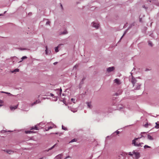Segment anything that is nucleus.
I'll return each instance as SVG.
<instances>
[{"instance_id":"a18cd8bd","label":"nucleus","mask_w":159,"mask_h":159,"mask_svg":"<svg viewBox=\"0 0 159 159\" xmlns=\"http://www.w3.org/2000/svg\"><path fill=\"white\" fill-rule=\"evenodd\" d=\"M36 104V102H34L33 103H32L31 106H33L34 105Z\"/></svg>"},{"instance_id":"393cba45","label":"nucleus","mask_w":159,"mask_h":159,"mask_svg":"<svg viewBox=\"0 0 159 159\" xmlns=\"http://www.w3.org/2000/svg\"><path fill=\"white\" fill-rule=\"evenodd\" d=\"M19 71V69H16L12 71H11V72L12 73H15L16 72H18Z\"/></svg>"},{"instance_id":"8fccbe9b","label":"nucleus","mask_w":159,"mask_h":159,"mask_svg":"<svg viewBox=\"0 0 159 159\" xmlns=\"http://www.w3.org/2000/svg\"><path fill=\"white\" fill-rule=\"evenodd\" d=\"M50 96H52V97H54V95L52 93H51L50 94Z\"/></svg>"},{"instance_id":"69168bd1","label":"nucleus","mask_w":159,"mask_h":159,"mask_svg":"<svg viewBox=\"0 0 159 159\" xmlns=\"http://www.w3.org/2000/svg\"><path fill=\"white\" fill-rule=\"evenodd\" d=\"M62 96H64V93H63V94H62Z\"/></svg>"},{"instance_id":"6ab92c4d","label":"nucleus","mask_w":159,"mask_h":159,"mask_svg":"<svg viewBox=\"0 0 159 159\" xmlns=\"http://www.w3.org/2000/svg\"><path fill=\"white\" fill-rule=\"evenodd\" d=\"M146 134V133L145 132H141V136L140 137H139V138H141L142 137H144L145 136L143 135V134Z\"/></svg>"},{"instance_id":"a19ab883","label":"nucleus","mask_w":159,"mask_h":159,"mask_svg":"<svg viewBox=\"0 0 159 159\" xmlns=\"http://www.w3.org/2000/svg\"><path fill=\"white\" fill-rule=\"evenodd\" d=\"M11 131H9L8 132H11ZM8 131H7L6 130H3L2 131V133H5V132H8Z\"/></svg>"},{"instance_id":"c9c22d12","label":"nucleus","mask_w":159,"mask_h":159,"mask_svg":"<svg viewBox=\"0 0 159 159\" xmlns=\"http://www.w3.org/2000/svg\"><path fill=\"white\" fill-rule=\"evenodd\" d=\"M85 78H83L82 79V80L81 81V83H81V84H83V83L84 81L85 80Z\"/></svg>"},{"instance_id":"5fc2aeb1","label":"nucleus","mask_w":159,"mask_h":159,"mask_svg":"<svg viewBox=\"0 0 159 159\" xmlns=\"http://www.w3.org/2000/svg\"><path fill=\"white\" fill-rule=\"evenodd\" d=\"M57 62H55L53 64L54 65H56L57 64Z\"/></svg>"},{"instance_id":"f704fd0d","label":"nucleus","mask_w":159,"mask_h":159,"mask_svg":"<svg viewBox=\"0 0 159 159\" xmlns=\"http://www.w3.org/2000/svg\"><path fill=\"white\" fill-rule=\"evenodd\" d=\"M71 101L72 102L74 103H75V99L74 98H71Z\"/></svg>"},{"instance_id":"680f3d73","label":"nucleus","mask_w":159,"mask_h":159,"mask_svg":"<svg viewBox=\"0 0 159 159\" xmlns=\"http://www.w3.org/2000/svg\"><path fill=\"white\" fill-rule=\"evenodd\" d=\"M3 14H0V16H3Z\"/></svg>"},{"instance_id":"cd10ccee","label":"nucleus","mask_w":159,"mask_h":159,"mask_svg":"<svg viewBox=\"0 0 159 159\" xmlns=\"http://www.w3.org/2000/svg\"><path fill=\"white\" fill-rule=\"evenodd\" d=\"M62 129H63L64 130H67V128L64 127L63 126V125H62Z\"/></svg>"},{"instance_id":"0eeeda50","label":"nucleus","mask_w":159,"mask_h":159,"mask_svg":"<svg viewBox=\"0 0 159 159\" xmlns=\"http://www.w3.org/2000/svg\"><path fill=\"white\" fill-rule=\"evenodd\" d=\"M115 69V67L113 66L109 67L107 69V71L108 72H111L113 71Z\"/></svg>"},{"instance_id":"37998d69","label":"nucleus","mask_w":159,"mask_h":159,"mask_svg":"<svg viewBox=\"0 0 159 159\" xmlns=\"http://www.w3.org/2000/svg\"><path fill=\"white\" fill-rule=\"evenodd\" d=\"M133 153H132L131 152H129V155L130 156H132L133 155Z\"/></svg>"},{"instance_id":"49530a36","label":"nucleus","mask_w":159,"mask_h":159,"mask_svg":"<svg viewBox=\"0 0 159 159\" xmlns=\"http://www.w3.org/2000/svg\"><path fill=\"white\" fill-rule=\"evenodd\" d=\"M124 109L125 108L122 107V106H121V107H119V109L121 110V109Z\"/></svg>"},{"instance_id":"4c0bfd02","label":"nucleus","mask_w":159,"mask_h":159,"mask_svg":"<svg viewBox=\"0 0 159 159\" xmlns=\"http://www.w3.org/2000/svg\"><path fill=\"white\" fill-rule=\"evenodd\" d=\"M35 102H36V104L39 103L40 102V101H39V100H37L35 101Z\"/></svg>"},{"instance_id":"338daca9","label":"nucleus","mask_w":159,"mask_h":159,"mask_svg":"<svg viewBox=\"0 0 159 159\" xmlns=\"http://www.w3.org/2000/svg\"><path fill=\"white\" fill-rule=\"evenodd\" d=\"M48 129V128H46V129Z\"/></svg>"},{"instance_id":"473e14b6","label":"nucleus","mask_w":159,"mask_h":159,"mask_svg":"<svg viewBox=\"0 0 159 159\" xmlns=\"http://www.w3.org/2000/svg\"><path fill=\"white\" fill-rule=\"evenodd\" d=\"M76 141V139H72L70 142V143H72L74 142H75Z\"/></svg>"},{"instance_id":"5701e85b","label":"nucleus","mask_w":159,"mask_h":159,"mask_svg":"<svg viewBox=\"0 0 159 159\" xmlns=\"http://www.w3.org/2000/svg\"><path fill=\"white\" fill-rule=\"evenodd\" d=\"M148 45L151 47H152L153 46V44L152 43V42L150 41H148Z\"/></svg>"},{"instance_id":"13d9d810","label":"nucleus","mask_w":159,"mask_h":159,"mask_svg":"<svg viewBox=\"0 0 159 159\" xmlns=\"http://www.w3.org/2000/svg\"><path fill=\"white\" fill-rule=\"evenodd\" d=\"M149 70L148 69H146V70H145V71H148V70Z\"/></svg>"},{"instance_id":"4be33fe9","label":"nucleus","mask_w":159,"mask_h":159,"mask_svg":"<svg viewBox=\"0 0 159 159\" xmlns=\"http://www.w3.org/2000/svg\"><path fill=\"white\" fill-rule=\"evenodd\" d=\"M122 93V90H120L119 91V92H117L115 94H116V96H118L120 94H121Z\"/></svg>"},{"instance_id":"09e8293b","label":"nucleus","mask_w":159,"mask_h":159,"mask_svg":"<svg viewBox=\"0 0 159 159\" xmlns=\"http://www.w3.org/2000/svg\"><path fill=\"white\" fill-rule=\"evenodd\" d=\"M143 8H145L146 10L148 8V7H145V6L144 5H143Z\"/></svg>"},{"instance_id":"c03bdc74","label":"nucleus","mask_w":159,"mask_h":159,"mask_svg":"<svg viewBox=\"0 0 159 159\" xmlns=\"http://www.w3.org/2000/svg\"><path fill=\"white\" fill-rule=\"evenodd\" d=\"M36 104V102H34L33 103H32L31 106H33L34 105Z\"/></svg>"},{"instance_id":"39448f33","label":"nucleus","mask_w":159,"mask_h":159,"mask_svg":"<svg viewBox=\"0 0 159 159\" xmlns=\"http://www.w3.org/2000/svg\"><path fill=\"white\" fill-rule=\"evenodd\" d=\"M55 91L57 93L59 96H61L62 93V89L61 88L60 89H55Z\"/></svg>"},{"instance_id":"c85d7f7f","label":"nucleus","mask_w":159,"mask_h":159,"mask_svg":"<svg viewBox=\"0 0 159 159\" xmlns=\"http://www.w3.org/2000/svg\"><path fill=\"white\" fill-rule=\"evenodd\" d=\"M150 125V123H147L146 124H145L144 126L146 128H147L148 127V125Z\"/></svg>"},{"instance_id":"9b49d317","label":"nucleus","mask_w":159,"mask_h":159,"mask_svg":"<svg viewBox=\"0 0 159 159\" xmlns=\"http://www.w3.org/2000/svg\"><path fill=\"white\" fill-rule=\"evenodd\" d=\"M114 82L115 83H116L117 84H120V81L119 79H116L114 80Z\"/></svg>"},{"instance_id":"2f4dec72","label":"nucleus","mask_w":159,"mask_h":159,"mask_svg":"<svg viewBox=\"0 0 159 159\" xmlns=\"http://www.w3.org/2000/svg\"><path fill=\"white\" fill-rule=\"evenodd\" d=\"M1 93H5L6 94H9L10 95H12L10 93H8V92H1Z\"/></svg>"},{"instance_id":"6e6552de","label":"nucleus","mask_w":159,"mask_h":159,"mask_svg":"<svg viewBox=\"0 0 159 159\" xmlns=\"http://www.w3.org/2000/svg\"><path fill=\"white\" fill-rule=\"evenodd\" d=\"M92 26L93 27H95L96 29L98 28L99 26V24L96 23L95 22H93L92 23Z\"/></svg>"},{"instance_id":"ddd939ff","label":"nucleus","mask_w":159,"mask_h":159,"mask_svg":"<svg viewBox=\"0 0 159 159\" xmlns=\"http://www.w3.org/2000/svg\"><path fill=\"white\" fill-rule=\"evenodd\" d=\"M86 103L87 104L88 107L90 109L92 108V106L90 102H87Z\"/></svg>"},{"instance_id":"e433bc0d","label":"nucleus","mask_w":159,"mask_h":159,"mask_svg":"<svg viewBox=\"0 0 159 159\" xmlns=\"http://www.w3.org/2000/svg\"><path fill=\"white\" fill-rule=\"evenodd\" d=\"M50 22L49 21H47L46 24V25H50Z\"/></svg>"},{"instance_id":"7c9ffc66","label":"nucleus","mask_w":159,"mask_h":159,"mask_svg":"<svg viewBox=\"0 0 159 159\" xmlns=\"http://www.w3.org/2000/svg\"><path fill=\"white\" fill-rule=\"evenodd\" d=\"M53 98H54V99L53 100L54 101H56L57 100V97L54 96Z\"/></svg>"},{"instance_id":"2eb2a0df","label":"nucleus","mask_w":159,"mask_h":159,"mask_svg":"<svg viewBox=\"0 0 159 159\" xmlns=\"http://www.w3.org/2000/svg\"><path fill=\"white\" fill-rule=\"evenodd\" d=\"M156 126H155V128L156 129L159 128V122L158 121L155 123Z\"/></svg>"},{"instance_id":"774afa93","label":"nucleus","mask_w":159,"mask_h":159,"mask_svg":"<svg viewBox=\"0 0 159 159\" xmlns=\"http://www.w3.org/2000/svg\"><path fill=\"white\" fill-rule=\"evenodd\" d=\"M141 20L140 19V21H141Z\"/></svg>"},{"instance_id":"412c9836","label":"nucleus","mask_w":159,"mask_h":159,"mask_svg":"<svg viewBox=\"0 0 159 159\" xmlns=\"http://www.w3.org/2000/svg\"><path fill=\"white\" fill-rule=\"evenodd\" d=\"M27 57L25 56H23V57L22 58H21V60L20 61H19L18 62L19 63H20V62H21L24 59H26L27 58Z\"/></svg>"},{"instance_id":"a878e982","label":"nucleus","mask_w":159,"mask_h":159,"mask_svg":"<svg viewBox=\"0 0 159 159\" xmlns=\"http://www.w3.org/2000/svg\"><path fill=\"white\" fill-rule=\"evenodd\" d=\"M33 132L32 131L29 130V131H25V133L26 134H30Z\"/></svg>"},{"instance_id":"4468645a","label":"nucleus","mask_w":159,"mask_h":159,"mask_svg":"<svg viewBox=\"0 0 159 159\" xmlns=\"http://www.w3.org/2000/svg\"><path fill=\"white\" fill-rule=\"evenodd\" d=\"M18 105H16V106H14L13 107H12V106L11 107H10L11 110H14L15 109H16Z\"/></svg>"},{"instance_id":"dca6fc26","label":"nucleus","mask_w":159,"mask_h":159,"mask_svg":"<svg viewBox=\"0 0 159 159\" xmlns=\"http://www.w3.org/2000/svg\"><path fill=\"white\" fill-rule=\"evenodd\" d=\"M57 145V144L56 143L54 145H53L52 147H51V148H49L48 150H46V151L47 152H48L49 151V150L52 149L53 148H54L56 146V145Z\"/></svg>"},{"instance_id":"bb28decb","label":"nucleus","mask_w":159,"mask_h":159,"mask_svg":"<svg viewBox=\"0 0 159 159\" xmlns=\"http://www.w3.org/2000/svg\"><path fill=\"white\" fill-rule=\"evenodd\" d=\"M7 152L9 154H11L13 153V152L11 150H9L7 151Z\"/></svg>"},{"instance_id":"f03ea898","label":"nucleus","mask_w":159,"mask_h":159,"mask_svg":"<svg viewBox=\"0 0 159 159\" xmlns=\"http://www.w3.org/2000/svg\"><path fill=\"white\" fill-rule=\"evenodd\" d=\"M140 139V138H135L132 141V144L135 146L139 147L142 146L141 144H143V143H136V141L138 139Z\"/></svg>"},{"instance_id":"603ef678","label":"nucleus","mask_w":159,"mask_h":159,"mask_svg":"<svg viewBox=\"0 0 159 159\" xmlns=\"http://www.w3.org/2000/svg\"><path fill=\"white\" fill-rule=\"evenodd\" d=\"M60 6L61 7V8L62 9V10H63V7H62V4H61V3H60Z\"/></svg>"},{"instance_id":"58836bf2","label":"nucleus","mask_w":159,"mask_h":159,"mask_svg":"<svg viewBox=\"0 0 159 159\" xmlns=\"http://www.w3.org/2000/svg\"><path fill=\"white\" fill-rule=\"evenodd\" d=\"M78 66L77 65H75L73 67V69H76L77 67H78Z\"/></svg>"},{"instance_id":"052dcab7","label":"nucleus","mask_w":159,"mask_h":159,"mask_svg":"<svg viewBox=\"0 0 159 159\" xmlns=\"http://www.w3.org/2000/svg\"><path fill=\"white\" fill-rule=\"evenodd\" d=\"M7 11H4V13L3 14H3H4Z\"/></svg>"},{"instance_id":"7ed1b4c3","label":"nucleus","mask_w":159,"mask_h":159,"mask_svg":"<svg viewBox=\"0 0 159 159\" xmlns=\"http://www.w3.org/2000/svg\"><path fill=\"white\" fill-rule=\"evenodd\" d=\"M134 26V24L132 23L131 24L129 27L128 28L125 30V31L123 35L121 38L120 39H121L123 38V37L125 35V34L127 33L128 30L130 28H131L133 26Z\"/></svg>"},{"instance_id":"b1692460","label":"nucleus","mask_w":159,"mask_h":159,"mask_svg":"<svg viewBox=\"0 0 159 159\" xmlns=\"http://www.w3.org/2000/svg\"><path fill=\"white\" fill-rule=\"evenodd\" d=\"M31 129H34L36 130H39V129L38 128V127L37 126V125H35L34 127H33Z\"/></svg>"},{"instance_id":"aec40b11","label":"nucleus","mask_w":159,"mask_h":159,"mask_svg":"<svg viewBox=\"0 0 159 159\" xmlns=\"http://www.w3.org/2000/svg\"><path fill=\"white\" fill-rule=\"evenodd\" d=\"M62 45V44H60L58 45V46L56 47L55 48V51L56 52H58L59 51L58 50V47L61 45Z\"/></svg>"},{"instance_id":"423d86ee","label":"nucleus","mask_w":159,"mask_h":159,"mask_svg":"<svg viewBox=\"0 0 159 159\" xmlns=\"http://www.w3.org/2000/svg\"><path fill=\"white\" fill-rule=\"evenodd\" d=\"M133 153L135 155L136 159L139 158L140 157V153L139 152H135L134 151L133 152Z\"/></svg>"},{"instance_id":"79ce46f5","label":"nucleus","mask_w":159,"mask_h":159,"mask_svg":"<svg viewBox=\"0 0 159 159\" xmlns=\"http://www.w3.org/2000/svg\"><path fill=\"white\" fill-rule=\"evenodd\" d=\"M67 32L66 31H64L62 33V34H67Z\"/></svg>"},{"instance_id":"f257e3e1","label":"nucleus","mask_w":159,"mask_h":159,"mask_svg":"<svg viewBox=\"0 0 159 159\" xmlns=\"http://www.w3.org/2000/svg\"><path fill=\"white\" fill-rule=\"evenodd\" d=\"M131 74L132 75V73L131 72ZM132 79L131 80V82L133 85V87H134V90H139L140 89L141 84L140 83H137V80L136 79L134 78L132 75Z\"/></svg>"},{"instance_id":"f8f14e48","label":"nucleus","mask_w":159,"mask_h":159,"mask_svg":"<svg viewBox=\"0 0 159 159\" xmlns=\"http://www.w3.org/2000/svg\"><path fill=\"white\" fill-rule=\"evenodd\" d=\"M63 155L62 154H59L55 158L57 159H61Z\"/></svg>"},{"instance_id":"a211bd4d","label":"nucleus","mask_w":159,"mask_h":159,"mask_svg":"<svg viewBox=\"0 0 159 159\" xmlns=\"http://www.w3.org/2000/svg\"><path fill=\"white\" fill-rule=\"evenodd\" d=\"M148 139L150 140H153V139L152 137L149 134L148 135Z\"/></svg>"},{"instance_id":"c756f323","label":"nucleus","mask_w":159,"mask_h":159,"mask_svg":"<svg viewBox=\"0 0 159 159\" xmlns=\"http://www.w3.org/2000/svg\"><path fill=\"white\" fill-rule=\"evenodd\" d=\"M3 103V101L2 100H0V107L2 106L3 105L1 104H2Z\"/></svg>"},{"instance_id":"3c124183","label":"nucleus","mask_w":159,"mask_h":159,"mask_svg":"<svg viewBox=\"0 0 159 159\" xmlns=\"http://www.w3.org/2000/svg\"><path fill=\"white\" fill-rule=\"evenodd\" d=\"M116 134H119L120 132L118 131H116Z\"/></svg>"},{"instance_id":"e2e57ef3","label":"nucleus","mask_w":159,"mask_h":159,"mask_svg":"<svg viewBox=\"0 0 159 159\" xmlns=\"http://www.w3.org/2000/svg\"><path fill=\"white\" fill-rule=\"evenodd\" d=\"M39 96H40V95H38V97H37V98H39Z\"/></svg>"},{"instance_id":"9d476101","label":"nucleus","mask_w":159,"mask_h":159,"mask_svg":"<svg viewBox=\"0 0 159 159\" xmlns=\"http://www.w3.org/2000/svg\"><path fill=\"white\" fill-rule=\"evenodd\" d=\"M45 48H46V50H45L46 54L47 55L50 54L51 52V51L50 50H48L47 46H46Z\"/></svg>"},{"instance_id":"1a4fd4ad","label":"nucleus","mask_w":159,"mask_h":159,"mask_svg":"<svg viewBox=\"0 0 159 159\" xmlns=\"http://www.w3.org/2000/svg\"><path fill=\"white\" fill-rule=\"evenodd\" d=\"M11 59L13 61V63L14 62H16L18 61V58L16 57H11Z\"/></svg>"},{"instance_id":"ea45409f","label":"nucleus","mask_w":159,"mask_h":159,"mask_svg":"<svg viewBox=\"0 0 159 159\" xmlns=\"http://www.w3.org/2000/svg\"><path fill=\"white\" fill-rule=\"evenodd\" d=\"M20 49L21 50H27V49L25 48H20Z\"/></svg>"},{"instance_id":"4d7b16f0","label":"nucleus","mask_w":159,"mask_h":159,"mask_svg":"<svg viewBox=\"0 0 159 159\" xmlns=\"http://www.w3.org/2000/svg\"><path fill=\"white\" fill-rule=\"evenodd\" d=\"M48 99V98H43V99Z\"/></svg>"},{"instance_id":"f3484780","label":"nucleus","mask_w":159,"mask_h":159,"mask_svg":"<svg viewBox=\"0 0 159 159\" xmlns=\"http://www.w3.org/2000/svg\"><path fill=\"white\" fill-rule=\"evenodd\" d=\"M57 145V144L56 143L54 145H53L52 147H51V148H49L48 150H46V151L47 152H48L49 151V150L52 149L53 148H54L56 146V145Z\"/></svg>"},{"instance_id":"bf43d9fd","label":"nucleus","mask_w":159,"mask_h":159,"mask_svg":"<svg viewBox=\"0 0 159 159\" xmlns=\"http://www.w3.org/2000/svg\"><path fill=\"white\" fill-rule=\"evenodd\" d=\"M44 157H42V158H40L39 159H44Z\"/></svg>"},{"instance_id":"6e6d98bb","label":"nucleus","mask_w":159,"mask_h":159,"mask_svg":"<svg viewBox=\"0 0 159 159\" xmlns=\"http://www.w3.org/2000/svg\"><path fill=\"white\" fill-rule=\"evenodd\" d=\"M71 111H73V112H75L77 111H74V110H71Z\"/></svg>"},{"instance_id":"0e129e2a","label":"nucleus","mask_w":159,"mask_h":159,"mask_svg":"<svg viewBox=\"0 0 159 159\" xmlns=\"http://www.w3.org/2000/svg\"><path fill=\"white\" fill-rule=\"evenodd\" d=\"M148 0L149 1V2H151V0Z\"/></svg>"},{"instance_id":"864d4df0","label":"nucleus","mask_w":159,"mask_h":159,"mask_svg":"<svg viewBox=\"0 0 159 159\" xmlns=\"http://www.w3.org/2000/svg\"><path fill=\"white\" fill-rule=\"evenodd\" d=\"M43 125H44V124H43L42 123H40L39 125H43Z\"/></svg>"},{"instance_id":"de8ad7c7","label":"nucleus","mask_w":159,"mask_h":159,"mask_svg":"<svg viewBox=\"0 0 159 159\" xmlns=\"http://www.w3.org/2000/svg\"><path fill=\"white\" fill-rule=\"evenodd\" d=\"M70 157L69 156H68L66 157L64 159H67V158H70Z\"/></svg>"},{"instance_id":"20e7f679","label":"nucleus","mask_w":159,"mask_h":159,"mask_svg":"<svg viewBox=\"0 0 159 159\" xmlns=\"http://www.w3.org/2000/svg\"><path fill=\"white\" fill-rule=\"evenodd\" d=\"M49 124H51L52 125V126H50L48 127V129H45L46 131H48L49 130V129H52L53 128H56V126L52 123H48L46 125H49Z\"/></svg>"},{"instance_id":"72a5a7b5","label":"nucleus","mask_w":159,"mask_h":159,"mask_svg":"<svg viewBox=\"0 0 159 159\" xmlns=\"http://www.w3.org/2000/svg\"><path fill=\"white\" fill-rule=\"evenodd\" d=\"M144 148H150V147L147 145H146L144 146Z\"/></svg>"}]
</instances>
